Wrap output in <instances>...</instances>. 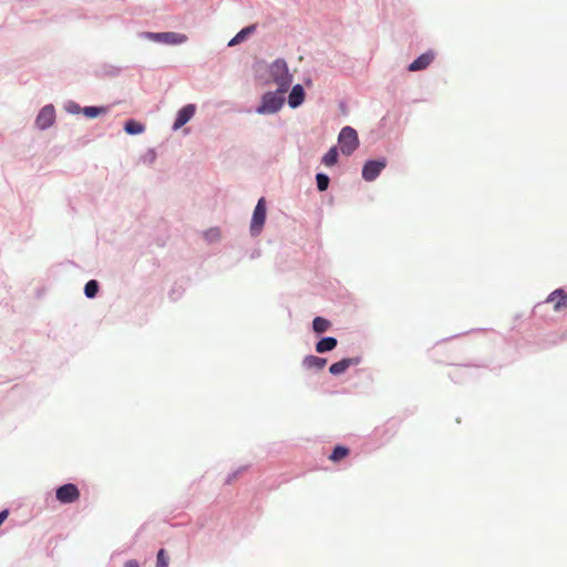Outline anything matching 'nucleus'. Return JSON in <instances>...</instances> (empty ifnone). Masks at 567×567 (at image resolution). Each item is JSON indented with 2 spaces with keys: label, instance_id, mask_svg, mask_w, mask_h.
<instances>
[{
  "label": "nucleus",
  "instance_id": "1",
  "mask_svg": "<svg viewBox=\"0 0 567 567\" xmlns=\"http://www.w3.org/2000/svg\"><path fill=\"white\" fill-rule=\"evenodd\" d=\"M270 76L274 82L278 85L280 93H285L291 84V75L288 72L287 63L278 59L270 65Z\"/></svg>",
  "mask_w": 567,
  "mask_h": 567
},
{
  "label": "nucleus",
  "instance_id": "2",
  "mask_svg": "<svg viewBox=\"0 0 567 567\" xmlns=\"http://www.w3.org/2000/svg\"><path fill=\"white\" fill-rule=\"evenodd\" d=\"M284 93L278 90L275 92H267L262 95L261 104L257 107L259 114H272L278 112L284 105Z\"/></svg>",
  "mask_w": 567,
  "mask_h": 567
},
{
  "label": "nucleus",
  "instance_id": "3",
  "mask_svg": "<svg viewBox=\"0 0 567 567\" xmlns=\"http://www.w3.org/2000/svg\"><path fill=\"white\" fill-rule=\"evenodd\" d=\"M338 141L340 150L344 155H351L359 146L357 131L350 126H346L341 130Z\"/></svg>",
  "mask_w": 567,
  "mask_h": 567
},
{
  "label": "nucleus",
  "instance_id": "4",
  "mask_svg": "<svg viewBox=\"0 0 567 567\" xmlns=\"http://www.w3.org/2000/svg\"><path fill=\"white\" fill-rule=\"evenodd\" d=\"M266 220V202L265 198H260L255 207L250 231L252 235H258L264 227Z\"/></svg>",
  "mask_w": 567,
  "mask_h": 567
},
{
  "label": "nucleus",
  "instance_id": "5",
  "mask_svg": "<svg viewBox=\"0 0 567 567\" xmlns=\"http://www.w3.org/2000/svg\"><path fill=\"white\" fill-rule=\"evenodd\" d=\"M56 499L62 504L74 503L80 497V491L72 483L60 486L55 492Z\"/></svg>",
  "mask_w": 567,
  "mask_h": 567
},
{
  "label": "nucleus",
  "instance_id": "6",
  "mask_svg": "<svg viewBox=\"0 0 567 567\" xmlns=\"http://www.w3.org/2000/svg\"><path fill=\"white\" fill-rule=\"evenodd\" d=\"M146 38L156 41L162 42L165 44H181L184 43L187 40V37L185 34L176 33V32H159V33H153L147 32Z\"/></svg>",
  "mask_w": 567,
  "mask_h": 567
},
{
  "label": "nucleus",
  "instance_id": "7",
  "mask_svg": "<svg viewBox=\"0 0 567 567\" xmlns=\"http://www.w3.org/2000/svg\"><path fill=\"white\" fill-rule=\"evenodd\" d=\"M385 166L386 162L384 159L367 162L362 168L363 179L368 182L374 181Z\"/></svg>",
  "mask_w": 567,
  "mask_h": 567
},
{
  "label": "nucleus",
  "instance_id": "8",
  "mask_svg": "<svg viewBox=\"0 0 567 567\" xmlns=\"http://www.w3.org/2000/svg\"><path fill=\"white\" fill-rule=\"evenodd\" d=\"M55 118V111L52 105L44 106L37 116L35 124L39 128L45 130L50 127Z\"/></svg>",
  "mask_w": 567,
  "mask_h": 567
},
{
  "label": "nucleus",
  "instance_id": "9",
  "mask_svg": "<svg viewBox=\"0 0 567 567\" xmlns=\"http://www.w3.org/2000/svg\"><path fill=\"white\" fill-rule=\"evenodd\" d=\"M361 362L359 357L355 358H346L338 362H334L330 365L329 371L333 375H339L344 373L351 365H357Z\"/></svg>",
  "mask_w": 567,
  "mask_h": 567
},
{
  "label": "nucleus",
  "instance_id": "10",
  "mask_svg": "<svg viewBox=\"0 0 567 567\" xmlns=\"http://www.w3.org/2000/svg\"><path fill=\"white\" fill-rule=\"evenodd\" d=\"M196 107L194 104H187L182 107L176 116L173 128L178 130L184 126L195 114Z\"/></svg>",
  "mask_w": 567,
  "mask_h": 567
},
{
  "label": "nucleus",
  "instance_id": "11",
  "mask_svg": "<svg viewBox=\"0 0 567 567\" xmlns=\"http://www.w3.org/2000/svg\"><path fill=\"white\" fill-rule=\"evenodd\" d=\"M435 54L432 51H427L415 59L408 68L410 72H416L425 70L434 60Z\"/></svg>",
  "mask_w": 567,
  "mask_h": 567
},
{
  "label": "nucleus",
  "instance_id": "12",
  "mask_svg": "<svg viewBox=\"0 0 567 567\" xmlns=\"http://www.w3.org/2000/svg\"><path fill=\"white\" fill-rule=\"evenodd\" d=\"M546 301L554 305L555 311H560L567 307V293L563 289H556Z\"/></svg>",
  "mask_w": 567,
  "mask_h": 567
},
{
  "label": "nucleus",
  "instance_id": "13",
  "mask_svg": "<svg viewBox=\"0 0 567 567\" xmlns=\"http://www.w3.org/2000/svg\"><path fill=\"white\" fill-rule=\"evenodd\" d=\"M303 100H305L303 87L300 84L295 85L288 96V103H289L290 107H292V109L298 107L299 105L302 104Z\"/></svg>",
  "mask_w": 567,
  "mask_h": 567
},
{
  "label": "nucleus",
  "instance_id": "14",
  "mask_svg": "<svg viewBox=\"0 0 567 567\" xmlns=\"http://www.w3.org/2000/svg\"><path fill=\"white\" fill-rule=\"evenodd\" d=\"M327 364V360L317 355H307L302 361L306 369L322 370Z\"/></svg>",
  "mask_w": 567,
  "mask_h": 567
},
{
  "label": "nucleus",
  "instance_id": "15",
  "mask_svg": "<svg viewBox=\"0 0 567 567\" xmlns=\"http://www.w3.org/2000/svg\"><path fill=\"white\" fill-rule=\"evenodd\" d=\"M337 344H338V341H337L336 338H333V337H326V338H322L320 341L317 342L316 351L318 353H324V352L333 350L337 347Z\"/></svg>",
  "mask_w": 567,
  "mask_h": 567
},
{
  "label": "nucleus",
  "instance_id": "16",
  "mask_svg": "<svg viewBox=\"0 0 567 567\" xmlns=\"http://www.w3.org/2000/svg\"><path fill=\"white\" fill-rule=\"evenodd\" d=\"M256 30V24L248 25L240 30L229 42V47L237 45L241 42H244L248 35L252 34Z\"/></svg>",
  "mask_w": 567,
  "mask_h": 567
},
{
  "label": "nucleus",
  "instance_id": "17",
  "mask_svg": "<svg viewBox=\"0 0 567 567\" xmlns=\"http://www.w3.org/2000/svg\"><path fill=\"white\" fill-rule=\"evenodd\" d=\"M331 323L322 317H316L312 321V328L317 333H323L330 328Z\"/></svg>",
  "mask_w": 567,
  "mask_h": 567
},
{
  "label": "nucleus",
  "instance_id": "18",
  "mask_svg": "<svg viewBox=\"0 0 567 567\" xmlns=\"http://www.w3.org/2000/svg\"><path fill=\"white\" fill-rule=\"evenodd\" d=\"M349 455V449L346 446L338 445L334 447L333 452L329 456V458L333 462H339L346 458Z\"/></svg>",
  "mask_w": 567,
  "mask_h": 567
},
{
  "label": "nucleus",
  "instance_id": "19",
  "mask_svg": "<svg viewBox=\"0 0 567 567\" xmlns=\"http://www.w3.org/2000/svg\"><path fill=\"white\" fill-rule=\"evenodd\" d=\"M338 162V151L331 147L322 157V164L326 166H333Z\"/></svg>",
  "mask_w": 567,
  "mask_h": 567
},
{
  "label": "nucleus",
  "instance_id": "20",
  "mask_svg": "<svg viewBox=\"0 0 567 567\" xmlns=\"http://www.w3.org/2000/svg\"><path fill=\"white\" fill-rule=\"evenodd\" d=\"M124 130L127 134H141L144 131V126L134 120H130L125 123Z\"/></svg>",
  "mask_w": 567,
  "mask_h": 567
},
{
  "label": "nucleus",
  "instance_id": "21",
  "mask_svg": "<svg viewBox=\"0 0 567 567\" xmlns=\"http://www.w3.org/2000/svg\"><path fill=\"white\" fill-rule=\"evenodd\" d=\"M99 291V284L96 280H90L84 287V292L87 298H94Z\"/></svg>",
  "mask_w": 567,
  "mask_h": 567
},
{
  "label": "nucleus",
  "instance_id": "22",
  "mask_svg": "<svg viewBox=\"0 0 567 567\" xmlns=\"http://www.w3.org/2000/svg\"><path fill=\"white\" fill-rule=\"evenodd\" d=\"M105 112H106L105 107L86 106L83 109V114L90 118L96 117L100 114L105 113Z\"/></svg>",
  "mask_w": 567,
  "mask_h": 567
},
{
  "label": "nucleus",
  "instance_id": "23",
  "mask_svg": "<svg viewBox=\"0 0 567 567\" xmlns=\"http://www.w3.org/2000/svg\"><path fill=\"white\" fill-rule=\"evenodd\" d=\"M316 179H317V187L320 192H323L328 188L330 179L326 174H322V173L317 174Z\"/></svg>",
  "mask_w": 567,
  "mask_h": 567
},
{
  "label": "nucleus",
  "instance_id": "24",
  "mask_svg": "<svg viewBox=\"0 0 567 567\" xmlns=\"http://www.w3.org/2000/svg\"><path fill=\"white\" fill-rule=\"evenodd\" d=\"M156 567H168V557L164 549H159L157 553Z\"/></svg>",
  "mask_w": 567,
  "mask_h": 567
},
{
  "label": "nucleus",
  "instance_id": "25",
  "mask_svg": "<svg viewBox=\"0 0 567 567\" xmlns=\"http://www.w3.org/2000/svg\"><path fill=\"white\" fill-rule=\"evenodd\" d=\"M124 567H140L137 560L135 559H131V560H127L125 564H124Z\"/></svg>",
  "mask_w": 567,
  "mask_h": 567
},
{
  "label": "nucleus",
  "instance_id": "26",
  "mask_svg": "<svg viewBox=\"0 0 567 567\" xmlns=\"http://www.w3.org/2000/svg\"><path fill=\"white\" fill-rule=\"evenodd\" d=\"M8 515H9V512L7 509L0 512V526L7 519Z\"/></svg>",
  "mask_w": 567,
  "mask_h": 567
}]
</instances>
